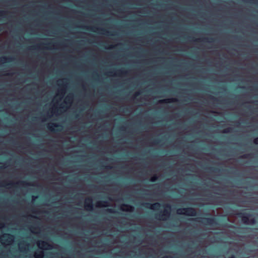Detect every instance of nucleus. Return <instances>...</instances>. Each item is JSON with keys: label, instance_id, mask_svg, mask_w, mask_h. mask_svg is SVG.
<instances>
[{"label": "nucleus", "instance_id": "nucleus-49", "mask_svg": "<svg viewBox=\"0 0 258 258\" xmlns=\"http://www.w3.org/2000/svg\"><path fill=\"white\" fill-rule=\"evenodd\" d=\"M23 246H21V249H23Z\"/></svg>", "mask_w": 258, "mask_h": 258}, {"label": "nucleus", "instance_id": "nucleus-40", "mask_svg": "<svg viewBox=\"0 0 258 258\" xmlns=\"http://www.w3.org/2000/svg\"><path fill=\"white\" fill-rule=\"evenodd\" d=\"M90 30H91V31H93V32H96V30H94L93 28H91V29H90Z\"/></svg>", "mask_w": 258, "mask_h": 258}, {"label": "nucleus", "instance_id": "nucleus-12", "mask_svg": "<svg viewBox=\"0 0 258 258\" xmlns=\"http://www.w3.org/2000/svg\"><path fill=\"white\" fill-rule=\"evenodd\" d=\"M3 237L4 238H7V239L5 240L9 242L13 241L14 238V235L10 234H5L3 235Z\"/></svg>", "mask_w": 258, "mask_h": 258}, {"label": "nucleus", "instance_id": "nucleus-18", "mask_svg": "<svg viewBox=\"0 0 258 258\" xmlns=\"http://www.w3.org/2000/svg\"><path fill=\"white\" fill-rule=\"evenodd\" d=\"M72 99H73V97L72 96H71V95L68 96L66 98V101H65V103H69L70 104L71 103Z\"/></svg>", "mask_w": 258, "mask_h": 258}, {"label": "nucleus", "instance_id": "nucleus-1", "mask_svg": "<svg viewBox=\"0 0 258 258\" xmlns=\"http://www.w3.org/2000/svg\"><path fill=\"white\" fill-rule=\"evenodd\" d=\"M165 210L159 213H156L155 215V218L157 219L166 220L170 216L171 206L169 204H165L163 205Z\"/></svg>", "mask_w": 258, "mask_h": 258}, {"label": "nucleus", "instance_id": "nucleus-34", "mask_svg": "<svg viewBox=\"0 0 258 258\" xmlns=\"http://www.w3.org/2000/svg\"><path fill=\"white\" fill-rule=\"evenodd\" d=\"M60 92L61 94H62L64 92V89H61L60 90Z\"/></svg>", "mask_w": 258, "mask_h": 258}, {"label": "nucleus", "instance_id": "nucleus-2", "mask_svg": "<svg viewBox=\"0 0 258 258\" xmlns=\"http://www.w3.org/2000/svg\"><path fill=\"white\" fill-rule=\"evenodd\" d=\"M237 216L239 218H240L242 221V222L244 224H254L256 223V220L254 218L249 219V217L251 216V215L249 213H238Z\"/></svg>", "mask_w": 258, "mask_h": 258}, {"label": "nucleus", "instance_id": "nucleus-46", "mask_svg": "<svg viewBox=\"0 0 258 258\" xmlns=\"http://www.w3.org/2000/svg\"><path fill=\"white\" fill-rule=\"evenodd\" d=\"M217 170L219 171V169H215V171H216Z\"/></svg>", "mask_w": 258, "mask_h": 258}, {"label": "nucleus", "instance_id": "nucleus-41", "mask_svg": "<svg viewBox=\"0 0 258 258\" xmlns=\"http://www.w3.org/2000/svg\"><path fill=\"white\" fill-rule=\"evenodd\" d=\"M32 228H33V229H34V230H36V229H38V228H37V227H32Z\"/></svg>", "mask_w": 258, "mask_h": 258}, {"label": "nucleus", "instance_id": "nucleus-26", "mask_svg": "<svg viewBox=\"0 0 258 258\" xmlns=\"http://www.w3.org/2000/svg\"><path fill=\"white\" fill-rule=\"evenodd\" d=\"M253 143L256 145H258V137L254 139Z\"/></svg>", "mask_w": 258, "mask_h": 258}, {"label": "nucleus", "instance_id": "nucleus-8", "mask_svg": "<svg viewBox=\"0 0 258 258\" xmlns=\"http://www.w3.org/2000/svg\"><path fill=\"white\" fill-rule=\"evenodd\" d=\"M47 128L51 131V132H55L56 131H60V129L59 128H57L56 130H55L54 127H61L62 128V126L59 124H57V123H49L47 125Z\"/></svg>", "mask_w": 258, "mask_h": 258}, {"label": "nucleus", "instance_id": "nucleus-13", "mask_svg": "<svg viewBox=\"0 0 258 258\" xmlns=\"http://www.w3.org/2000/svg\"><path fill=\"white\" fill-rule=\"evenodd\" d=\"M96 29L98 31H101L102 32V33L105 34L107 35L115 36L116 35L115 33H111L110 32H109L108 31L106 30L105 29H103V28H96Z\"/></svg>", "mask_w": 258, "mask_h": 258}, {"label": "nucleus", "instance_id": "nucleus-43", "mask_svg": "<svg viewBox=\"0 0 258 258\" xmlns=\"http://www.w3.org/2000/svg\"><path fill=\"white\" fill-rule=\"evenodd\" d=\"M216 189L218 190H220L219 187H216Z\"/></svg>", "mask_w": 258, "mask_h": 258}, {"label": "nucleus", "instance_id": "nucleus-28", "mask_svg": "<svg viewBox=\"0 0 258 258\" xmlns=\"http://www.w3.org/2000/svg\"><path fill=\"white\" fill-rule=\"evenodd\" d=\"M210 98H211V99L214 100V101H218V100L217 98H216L214 97L213 96H210Z\"/></svg>", "mask_w": 258, "mask_h": 258}, {"label": "nucleus", "instance_id": "nucleus-3", "mask_svg": "<svg viewBox=\"0 0 258 258\" xmlns=\"http://www.w3.org/2000/svg\"><path fill=\"white\" fill-rule=\"evenodd\" d=\"M177 213L179 215H185L189 216H195L196 210L192 207L180 208L177 210Z\"/></svg>", "mask_w": 258, "mask_h": 258}, {"label": "nucleus", "instance_id": "nucleus-22", "mask_svg": "<svg viewBox=\"0 0 258 258\" xmlns=\"http://www.w3.org/2000/svg\"><path fill=\"white\" fill-rule=\"evenodd\" d=\"M106 211L107 212H108V213H116V211L115 210H114V209H107L106 210Z\"/></svg>", "mask_w": 258, "mask_h": 258}, {"label": "nucleus", "instance_id": "nucleus-47", "mask_svg": "<svg viewBox=\"0 0 258 258\" xmlns=\"http://www.w3.org/2000/svg\"><path fill=\"white\" fill-rule=\"evenodd\" d=\"M12 75V74H7V75H8V76H10V75Z\"/></svg>", "mask_w": 258, "mask_h": 258}, {"label": "nucleus", "instance_id": "nucleus-19", "mask_svg": "<svg viewBox=\"0 0 258 258\" xmlns=\"http://www.w3.org/2000/svg\"><path fill=\"white\" fill-rule=\"evenodd\" d=\"M158 180V176L156 175H154L150 178V181L151 182H154Z\"/></svg>", "mask_w": 258, "mask_h": 258}, {"label": "nucleus", "instance_id": "nucleus-33", "mask_svg": "<svg viewBox=\"0 0 258 258\" xmlns=\"http://www.w3.org/2000/svg\"><path fill=\"white\" fill-rule=\"evenodd\" d=\"M158 142H158V140H154V144H158Z\"/></svg>", "mask_w": 258, "mask_h": 258}, {"label": "nucleus", "instance_id": "nucleus-16", "mask_svg": "<svg viewBox=\"0 0 258 258\" xmlns=\"http://www.w3.org/2000/svg\"><path fill=\"white\" fill-rule=\"evenodd\" d=\"M116 72V75L118 76L124 75L127 73V72L123 69L117 70Z\"/></svg>", "mask_w": 258, "mask_h": 258}, {"label": "nucleus", "instance_id": "nucleus-6", "mask_svg": "<svg viewBox=\"0 0 258 258\" xmlns=\"http://www.w3.org/2000/svg\"><path fill=\"white\" fill-rule=\"evenodd\" d=\"M39 248L42 249H50L52 248V245L48 242L45 241H41L38 243Z\"/></svg>", "mask_w": 258, "mask_h": 258}, {"label": "nucleus", "instance_id": "nucleus-11", "mask_svg": "<svg viewBox=\"0 0 258 258\" xmlns=\"http://www.w3.org/2000/svg\"><path fill=\"white\" fill-rule=\"evenodd\" d=\"M178 100L176 98H169L160 100L158 101L159 103H172L177 102Z\"/></svg>", "mask_w": 258, "mask_h": 258}, {"label": "nucleus", "instance_id": "nucleus-35", "mask_svg": "<svg viewBox=\"0 0 258 258\" xmlns=\"http://www.w3.org/2000/svg\"><path fill=\"white\" fill-rule=\"evenodd\" d=\"M4 226V224L3 223H0V228H2Z\"/></svg>", "mask_w": 258, "mask_h": 258}, {"label": "nucleus", "instance_id": "nucleus-21", "mask_svg": "<svg viewBox=\"0 0 258 258\" xmlns=\"http://www.w3.org/2000/svg\"><path fill=\"white\" fill-rule=\"evenodd\" d=\"M232 128L230 127L227 128L225 130H224L222 132L223 133H229L232 132Z\"/></svg>", "mask_w": 258, "mask_h": 258}, {"label": "nucleus", "instance_id": "nucleus-7", "mask_svg": "<svg viewBox=\"0 0 258 258\" xmlns=\"http://www.w3.org/2000/svg\"><path fill=\"white\" fill-rule=\"evenodd\" d=\"M93 200L91 198H88L85 202V208L88 211H92L93 210Z\"/></svg>", "mask_w": 258, "mask_h": 258}, {"label": "nucleus", "instance_id": "nucleus-42", "mask_svg": "<svg viewBox=\"0 0 258 258\" xmlns=\"http://www.w3.org/2000/svg\"><path fill=\"white\" fill-rule=\"evenodd\" d=\"M225 226H226V227H230V226H229L228 224H227V223H226V224Z\"/></svg>", "mask_w": 258, "mask_h": 258}, {"label": "nucleus", "instance_id": "nucleus-44", "mask_svg": "<svg viewBox=\"0 0 258 258\" xmlns=\"http://www.w3.org/2000/svg\"><path fill=\"white\" fill-rule=\"evenodd\" d=\"M121 130H124V127H121Z\"/></svg>", "mask_w": 258, "mask_h": 258}, {"label": "nucleus", "instance_id": "nucleus-17", "mask_svg": "<svg viewBox=\"0 0 258 258\" xmlns=\"http://www.w3.org/2000/svg\"><path fill=\"white\" fill-rule=\"evenodd\" d=\"M34 256L35 258H43L44 256V252L43 251H38L35 254Z\"/></svg>", "mask_w": 258, "mask_h": 258}, {"label": "nucleus", "instance_id": "nucleus-25", "mask_svg": "<svg viewBox=\"0 0 258 258\" xmlns=\"http://www.w3.org/2000/svg\"><path fill=\"white\" fill-rule=\"evenodd\" d=\"M249 157H250L249 154H245V155H243L242 156H241V158H245V159L249 158Z\"/></svg>", "mask_w": 258, "mask_h": 258}, {"label": "nucleus", "instance_id": "nucleus-27", "mask_svg": "<svg viewBox=\"0 0 258 258\" xmlns=\"http://www.w3.org/2000/svg\"><path fill=\"white\" fill-rule=\"evenodd\" d=\"M122 111H123V112H128V111H130V109H129V108H128L126 107V108H123Z\"/></svg>", "mask_w": 258, "mask_h": 258}, {"label": "nucleus", "instance_id": "nucleus-37", "mask_svg": "<svg viewBox=\"0 0 258 258\" xmlns=\"http://www.w3.org/2000/svg\"><path fill=\"white\" fill-rule=\"evenodd\" d=\"M29 49H36V47L35 46H32V47H31L29 48Z\"/></svg>", "mask_w": 258, "mask_h": 258}, {"label": "nucleus", "instance_id": "nucleus-24", "mask_svg": "<svg viewBox=\"0 0 258 258\" xmlns=\"http://www.w3.org/2000/svg\"><path fill=\"white\" fill-rule=\"evenodd\" d=\"M17 184H20L22 185H30V184L29 183L26 182L25 181H20V182L17 183Z\"/></svg>", "mask_w": 258, "mask_h": 258}, {"label": "nucleus", "instance_id": "nucleus-36", "mask_svg": "<svg viewBox=\"0 0 258 258\" xmlns=\"http://www.w3.org/2000/svg\"><path fill=\"white\" fill-rule=\"evenodd\" d=\"M229 258H236L235 255L232 254Z\"/></svg>", "mask_w": 258, "mask_h": 258}, {"label": "nucleus", "instance_id": "nucleus-5", "mask_svg": "<svg viewBox=\"0 0 258 258\" xmlns=\"http://www.w3.org/2000/svg\"><path fill=\"white\" fill-rule=\"evenodd\" d=\"M142 205L145 208L154 210L159 209L160 207H161V204L159 203H155L154 204L145 203L143 204Z\"/></svg>", "mask_w": 258, "mask_h": 258}, {"label": "nucleus", "instance_id": "nucleus-45", "mask_svg": "<svg viewBox=\"0 0 258 258\" xmlns=\"http://www.w3.org/2000/svg\"><path fill=\"white\" fill-rule=\"evenodd\" d=\"M3 168H4V167H3V166L0 167V169H3Z\"/></svg>", "mask_w": 258, "mask_h": 258}, {"label": "nucleus", "instance_id": "nucleus-4", "mask_svg": "<svg viewBox=\"0 0 258 258\" xmlns=\"http://www.w3.org/2000/svg\"><path fill=\"white\" fill-rule=\"evenodd\" d=\"M202 223L208 225H216L218 224L217 219L214 217L204 218L202 219Z\"/></svg>", "mask_w": 258, "mask_h": 258}, {"label": "nucleus", "instance_id": "nucleus-14", "mask_svg": "<svg viewBox=\"0 0 258 258\" xmlns=\"http://www.w3.org/2000/svg\"><path fill=\"white\" fill-rule=\"evenodd\" d=\"M97 206L99 207H107L109 206V205L107 201H102L97 203Z\"/></svg>", "mask_w": 258, "mask_h": 258}, {"label": "nucleus", "instance_id": "nucleus-30", "mask_svg": "<svg viewBox=\"0 0 258 258\" xmlns=\"http://www.w3.org/2000/svg\"><path fill=\"white\" fill-rule=\"evenodd\" d=\"M249 2H250V3H254V4H255V3H256V1H255V0H250V1H249Z\"/></svg>", "mask_w": 258, "mask_h": 258}, {"label": "nucleus", "instance_id": "nucleus-48", "mask_svg": "<svg viewBox=\"0 0 258 258\" xmlns=\"http://www.w3.org/2000/svg\"><path fill=\"white\" fill-rule=\"evenodd\" d=\"M32 212H33V213H36V212H35V211H32Z\"/></svg>", "mask_w": 258, "mask_h": 258}, {"label": "nucleus", "instance_id": "nucleus-15", "mask_svg": "<svg viewBox=\"0 0 258 258\" xmlns=\"http://www.w3.org/2000/svg\"><path fill=\"white\" fill-rule=\"evenodd\" d=\"M13 59L12 57H2L0 58V63H3L6 61H11Z\"/></svg>", "mask_w": 258, "mask_h": 258}, {"label": "nucleus", "instance_id": "nucleus-9", "mask_svg": "<svg viewBox=\"0 0 258 258\" xmlns=\"http://www.w3.org/2000/svg\"><path fill=\"white\" fill-rule=\"evenodd\" d=\"M121 210L123 211L132 212L134 210V207L128 204L122 205Z\"/></svg>", "mask_w": 258, "mask_h": 258}, {"label": "nucleus", "instance_id": "nucleus-10", "mask_svg": "<svg viewBox=\"0 0 258 258\" xmlns=\"http://www.w3.org/2000/svg\"><path fill=\"white\" fill-rule=\"evenodd\" d=\"M214 39L213 38H199V39H193L192 41L194 42H213Z\"/></svg>", "mask_w": 258, "mask_h": 258}, {"label": "nucleus", "instance_id": "nucleus-31", "mask_svg": "<svg viewBox=\"0 0 258 258\" xmlns=\"http://www.w3.org/2000/svg\"><path fill=\"white\" fill-rule=\"evenodd\" d=\"M24 245H25V246H28V243L26 242H24L23 243Z\"/></svg>", "mask_w": 258, "mask_h": 258}, {"label": "nucleus", "instance_id": "nucleus-20", "mask_svg": "<svg viewBox=\"0 0 258 258\" xmlns=\"http://www.w3.org/2000/svg\"><path fill=\"white\" fill-rule=\"evenodd\" d=\"M15 183L12 182H9V183H7L6 182H4L3 184H2L1 185V186H4L5 185H10V186H14L15 185Z\"/></svg>", "mask_w": 258, "mask_h": 258}, {"label": "nucleus", "instance_id": "nucleus-32", "mask_svg": "<svg viewBox=\"0 0 258 258\" xmlns=\"http://www.w3.org/2000/svg\"><path fill=\"white\" fill-rule=\"evenodd\" d=\"M140 92H136L135 94V96H138L140 95Z\"/></svg>", "mask_w": 258, "mask_h": 258}, {"label": "nucleus", "instance_id": "nucleus-29", "mask_svg": "<svg viewBox=\"0 0 258 258\" xmlns=\"http://www.w3.org/2000/svg\"><path fill=\"white\" fill-rule=\"evenodd\" d=\"M105 168H106V169H110L112 168V167L110 166H106L105 167Z\"/></svg>", "mask_w": 258, "mask_h": 258}, {"label": "nucleus", "instance_id": "nucleus-38", "mask_svg": "<svg viewBox=\"0 0 258 258\" xmlns=\"http://www.w3.org/2000/svg\"><path fill=\"white\" fill-rule=\"evenodd\" d=\"M209 169L210 170H211V171H215V169H214L213 168L211 167V168H209Z\"/></svg>", "mask_w": 258, "mask_h": 258}, {"label": "nucleus", "instance_id": "nucleus-39", "mask_svg": "<svg viewBox=\"0 0 258 258\" xmlns=\"http://www.w3.org/2000/svg\"><path fill=\"white\" fill-rule=\"evenodd\" d=\"M113 48V46H112V45H110V46H109L107 48H108V49H111V48Z\"/></svg>", "mask_w": 258, "mask_h": 258}, {"label": "nucleus", "instance_id": "nucleus-23", "mask_svg": "<svg viewBox=\"0 0 258 258\" xmlns=\"http://www.w3.org/2000/svg\"><path fill=\"white\" fill-rule=\"evenodd\" d=\"M8 13L6 11H0V17H4Z\"/></svg>", "mask_w": 258, "mask_h": 258}]
</instances>
